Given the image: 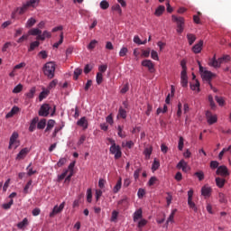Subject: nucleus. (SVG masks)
<instances>
[{
    "label": "nucleus",
    "instance_id": "1",
    "mask_svg": "<svg viewBox=\"0 0 231 231\" xmlns=\"http://www.w3.org/2000/svg\"><path fill=\"white\" fill-rule=\"evenodd\" d=\"M43 73L48 79H53L55 77V63L51 61L47 62L43 67Z\"/></svg>",
    "mask_w": 231,
    "mask_h": 231
},
{
    "label": "nucleus",
    "instance_id": "2",
    "mask_svg": "<svg viewBox=\"0 0 231 231\" xmlns=\"http://www.w3.org/2000/svg\"><path fill=\"white\" fill-rule=\"evenodd\" d=\"M198 64H199V72L201 74L202 79H204V80H207L208 82V84H210V80H212L214 74L211 71L205 69V68H203V66H201L200 61H198Z\"/></svg>",
    "mask_w": 231,
    "mask_h": 231
},
{
    "label": "nucleus",
    "instance_id": "3",
    "mask_svg": "<svg viewBox=\"0 0 231 231\" xmlns=\"http://www.w3.org/2000/svg\"><path fill=\"white\" fill-rule=\"evenodd\" d=\"M171 19L174 23H177V32L183 33V30L185 26V19L181 16L178 17L176 15H172Z\"/></svg>",
    "mask_w": 231,
    "mask_h": 231
},
{
    "label": "nucleus",
    "instance_id": "4",
    "mask_svg": "<svg viewBox=\"0 0 231 231\" xmlns=\"http://www.w3.org/2000/svg\"><path fill=\"white\" fill-rule=\"evenodd\" d=\"M110 153L115 155V160H120V158H122V149L120 145H111Z\"/></svg>",
    "mask_w": 231,
    "mask_h": 231
},
{
    "label": "nucleus",
    "instance_id": "5",
    "mask_svg": "<svg viewBox=\"0 0 231 231\" xmlns=\"http://www.w3.org/2000/svg\"><path fill=\"white\" fill-rule=\"evenodd\" d=\"M51 109V106H50V104L42 105L38 112L39 116H48L50 115Z\"/></svg>",
    "mask_w": 231,
    "mask_h": 231
},
{
    "label": "nucleus",
    "instance_id": "6",
    "mask_svg": "<svg viewBox=\"0 0 231 231\" xmlns=\"http://www.w3.org/2000/svg\"><path fill=\"white\" fill-rule=\"evenodd\" d=\"M192 196H194V190L189 189L188 191V205L189 208H192V210H194L195 212H198V207L196 206V203L192 201Z\"/></svg>",
    "mask_w": 231,
    "mask_h": 231
},
{
    "label": "nucleus",
    "instance_id": "7",
    "mask_svg": "<svg viewBox=\"0 0 231 231\" xmlns=\"http://www.w3.org/2000/svg\"><path fill=\"white\" fill-rule=\"evenodd\" d=\"M65 206H66V202H62L60 206H55L52 211L50 213V217H55L57 214H60V212L64 210Z\"/></svg>",
    "mask_w": 231,
    "mask_h": 231
},
{
    "label": "nucleus",
    "instance_id": "8",
    "mask_svg": "<svg viewBox=\"0 0 231 231\" xmlns=\"http://www.w3.org/2000/svg\"><path fill=\"white\" fill-rule=\"evenodd\" d=\"M142 66L147 68L150 73H154V63L151 60H144L142 61Z\"/></svg>",
    "mask_w": 231,
    "mask_h": 231
},
{
    "label": "nucleus",
    "instance_id": "9",
    "mask_svg": "<svg viewBox=\"0 0 231 231\" xmlns=\"http://www.w3.org/2000/svg\"><path fill=\"white\" fill-rule=\"evenodd\" d=\"M206 118H207L208 124H209V125H212L213 124H216V122H217V116H213L212 112H210L208 110L206 112Z\"/></svg>",
    "mask_w": 231,
    "mask_h": 231
},
{
    "label": "nucleus",
    "instance_id": "10",
    "mask_svg": "<svg viewBox=\"0 0 231 231\" xmlns=\"http://www.w3.org/2000/svg\"><path fill=\"white\" fill-rule=\"evenodd\" d=\"M180 84L182 88H187L189 86V76L185 71L180 72Z\"/></svg>",
    "mask_w": 231,
    "mask_h": 231
},
{
    "label": "nucleus",
    "instance_id": "11",
    "mask_svg": "<svg viewBox=\"0 0 231 231\" xmlns=\"http://www.w3.org/2000/svg\"><path fill=\"white\" fill-rule=\"evenodd\" d=\"M217 174H218V176H223L224 178L230 175L226 166H219L217 170Z\"/></svg>",
    "mask_w": 231,
    "mask_h": 231
},
{
    "label": "nucleus",
    "instance_id": "12",
    "mask_svg": "<svg viewBox=\"0 0 231 231\" xmlns=\"http://www.w3.org/2000/svg\"><path fill=\"white\" fill-rule=\"evenodd\" d=\"M177 169H181L183 172H189L190 171V167H189V163L185 162V160H180L177 164Z\"/></svg>",
    "mask_w": 231,
    "mask_h": 231
},
{
    "label": "nucleus",
    "instance_id": "13",
    "mask_svg": "<svg viewBox=\"0 0 231 231\" xmlns=\"http://www.w3.org/2000/svg\"><path fill=\"white\" fill-rule=\"evenodd\" d=\"M77 125H79V127H82L83 130L86 131V129H88V118H86V116L81 117L77 122Z\"/></svg>",
    "mask_w": 231,
    "mask_h": 231
},
{
    "label": "nucleus",
    "instance_id": "14",
    "mask_svg": "<svg viewBox=\"0 0 231 231\" xmlns=\"http://www.w3.org/2000/svg\"><path fill=\"white\" fill-rule=\"evenodd\" d=\"M201 50H203V40H200L198 43H196L193 47H192V51L193 53H201Z\"/></svg>",
    "mask_w": 231,
    "mask_h": 231
},
{
    "label": "nucleus",
    "instance_id": "15",
    "mask_svg": "<svg viewBox=\"0 0 231 231\" xmlns=\"http://www.w3.org/2000/svg\"><path fill=\"white\" fill-rule=\"evenodd\" d=\"M28 152H30V149L28 148H23L22 149L19 153L16 156V160H24L26 156H28Z\"/></svg>",
    "mask_w": 231,
    "mask_h": 231
},
{
    "label": "nucleus",
    "instance_id": "16",
    "mask_svg": "<svg viewBox=\"0 0 231 231\" xmlns=\"http://www.w3.org/2000/svg\"><path fill=\"white\" fill-rule=\"evenodd\" d=\"M223 62L221 60L216 59V55H214L213 59L210 60L208 65L212 66V68H219Z\"/></svg>",
    "mask_w": 231,
    "mask_h": 231
},
{
    "label": "nucleus",
    "instance_id": "17",
    "mask_svg": "<svg viewBox=\"0 0 231 231\" xmlns=\"http://www.w3.org/2000/svg\"><path fill=\"white\" fill-rule=\"evenodd\" d=\"M17 138H19V134L17 132H14L10 137L9 149H12V145H14V143H16Z\"/></svg>",
    "mask_w": 231,
    "mask_h": 231
},
{
    "label": "nucleus",
    "instance_id": "18",
    "mask_svg": "<svg viewBox=\"0 0 231 231\" xmlns=\"http://www.w3.org/2000/svg\"><path fill=\"white\" fill-rule=\"evenodd\" d=\"M39 122V117H34L30 124L29 131L30 133H33L37 127V123Z\"/></svg>",
    "mask_w": 231,
    "mask_h": 231
},
{
    "label": "nucleus",
    "instance_id": "19",
    "mask_svg": "<svg viewBox=\"0 0 231 231\" xmlns=\"http://www.w3.org/2000/svg\"><path fill=\"white\" fill-rule=\"evenodd\" d=\"M211 192H212V189L210 187L204 186L201 189V194L206 198H209Z\"/></svg>",
    "mask_w": 231,
    "mask_h": 231
},
{
    "label": "nucleus",
    "instance_id": "20",
    "mask_svg": "<svg viewBox=\"0 0 231 231\" xmlns=\"http://www.w3.org/2000/svg\"><path fill=\"white\" fill-rule=\"evenodd\" d=\"M28 225H29L28 218L25 217L23 219V221L17 224V228H19L20 230H24V228H26Z\"/></svg>",
    "mask_w": 231,
    "mask_h": 231
},
{
    "label": "nucleus",
    "instance_id": "21",
    "mask_svg": "<svg viewBox=\"0 0 231 231\" xmlns=\"http://www.w3.org/2000/svg\"><path fill=\"white\" fill-rule=\"evenodd\" d=\"M117 118H123L124 120L127 118V111L122 106L119 107Z\"/></svg>",
    "mask_w": 231,
    "mask_h": 231
},
{
    "label": "nucleus",
    "instance_id": "22",
    "mask_svg": "<svg viewBox=\"0 0 231 231\" xmlns=\"http://www.w3.org/2000/svg\"><path fill=\"white\" fill-rule=\"evenodd\" d=\"M120 189H122V178H120L116 184L115 185L114 189H113V192L114 194H118V192H120Z\"/></svg>",
    "mask_w": 231,
    "mask_h": 231
},
{
    "label": "nucleus",
    "instance_id": "23",
    "mask_svg": "<svg viewBox=\"0 0 231 231\" xmlns=\"http://www.w3.org/2000/svg\"><path fill=\"white\" fill-rule=\"evenodd\" d=\"M196 39H197L196 34H193V33L187 34V40H188L189 46H192L194 44V42H196Z\"/></svg>",
    "mask_w": 231,
    "mask_h": 231
},
{
    "label": "nucleus",
    "instance_id": "24",
    "mask_svg": "<svg viewBox=\"0 0 231 231\" xmlns=\"http://www.w3.org/2000/svg\"><path fill=\"white\" fill-rule=\"evenodd\" d=\"M28 8H30L28 5H27V4L25 3V4H23V6H21V7H17L16 8V12L20 14V15H23V14H24L27 10H28Z\"/></svg>",
    "mask_w": 231,
    "mask_h": 231
},
{
    "label": "nucleus",
    "instance_id": "25",
    "mask_svg": "<svg viewBox=\"0 0 231 231\" xmlns=\"http://www.w3.org/2000/svg\"><path fill=\"white\" fill-rule=\"evenodd\" d=\"M142 208L137 209L134 213V221L136 222L138 221V219H142Z\"/></svg>",
    "mask_w": 231,
    "mask_h": 231
},
{
    "label": "nucleus",
    "instance_id": "26",
    "mask_svg": "<svg viewBox=\"0 0 231 231\" xmlns=\"http://www.w3.org/2000/svg\"><path fill=\"white\" fill-rule=\"evenodd\" d=\"M112 12H116L118 15H122V7H120V5L115 4L111 7Z\"/></svg>",
    "mask_w": 231,
    "mask_h": 231
},
{
    "label": "nucleus",
    "instance_id": "27",
    "mask_svg": "<svg viewBox=\"0 0 231 231\" xmlns=\"http://www.w3.org/2000/svg\"><path fill=\"white\" fill-rule=\"evenodd\" d=\"M225 179H221L219 177L216 178L217 187H218L219 189H223V187H225Z\"/></svg>",
    "mask_w": 231,
    "mask_h": 231
},
{
    "label": "nucleus",
    "instance_id": "28",
    "mask_svg": "<svg viewBox=\"0 0 231 231\" xmlns=\"http://www.w3.org/2000/svg\"><path fill=\"white\" fill-rule=\"evenodd\" d=\"M52 127H55V120L50 119L47 124V127L45 129V133H48V131H51Z\"/></svg>",
    "mask_w": 231,
    "mask_h": 231
},
{
    "label": "nucleus",
    "instance_id": "29",
    "mask_svg": "<svg viewBox=\"0 0 231 231\" xmlns=\"http://www.w3.org/2000/svg\"><path fill=\"white\" fill-rule=\"evenodd\" d=\"M39 46H41V42L39 41L32 42L30 44L28 51H33V50H35V48H39Z\"/></svg>",
    "mask_w": 231,
    "mask_h": 231
},
{
    "label": "nucleus",
    "instance_id": "30",
    "mask_svg": "<svg viewBox=\"0 0 231 231\" xmlns=\"http://www.w3.org/2000/svg\"><path fill=\"white\" fill-rule=\"evenodd\" d=\"M62 42H64V32H61L60 34V40L53 44V48H59Z\"/></svg>",
    "mask_w": 231,
    "mask_h": 231
},
{
    "label": "nucleus",
    "instance_id": "31",
    "mask_svg": "<svg viewBox=\"0 0 231 231\" xmlns=\"http://www.w3.org/2000/svg\"><path fill=\"white\" fill-rule=\"evenodd\" d=\"M165 12V7L163 5H159L158 8L155 10L154 15L160 17Z\"/></svg>",
    "mask_w": 231,
    "mask_h": 231
},
{
    "label": "nucleus",
    "instance_id": "32",
    "mask_svg": "<svg viewBox=\"0 0 231 231\" xmlns=\"http://www.w3.org/2000/svg\"><path fill=\"white\" fill-rule=\"evenodd\" d=\"M177 212H178V209L176 208L171 210V213L167 219V223H174V216H176Z\"/></svg>",
    "mask_w": 231,
    "mask_h": 231
},
{
    "label": "nucleus",
    "instance_id": "33",
    "mask_svg": "<svg viewBox=\"0 0 231 231\" xmlns=\"http://www.w3.org/2000/svg\"><path fill=\"white\" fill-rule=\"evenodd\" d=\"M33 183V181L32 180H30L27 184L25 185V187L23 188V193L24 194H30V189H32V184Z\"/></svg>",
    "mask_w": 231,
    "mask_h": 231
},
{
    "label": "nucleus",
    "instance_id": "34",
    "mask_svg": "<svg viewBox=\"0 0 231 231\" xmlns=\"http://www.w3.org/2000/svg\"><path fill=\"white\" fill-rule=\"evenodd\" d=\"M42 33V31L39 30L38 28H32L28 32L29 35H41Z\"/></svg>",
    "mask_w": 231,
    "mask_h": 231
},
{
    "label": "nucleus",
    "instance_id": "35",
    "mask_svg": "<svg viewBox=\"0 0 231 231\" xmlns=\"http://www.w3.org/2000/svg\"><path fill=\"white\" fill-rule=\"evenodd\" d=\"M27 176H33V174H37V171L36 170H33V168H32V163H30L28 166H27Z\"/></svg>",
    "mask_w": 231,
    "mask_h": 231
},
{
    "label": "nucleus",
    "instance_id": "36",
    "mask_svg": "<svg viewBox=\"0 0 231 231\" xmlns=\"http://www.w3.org/2000/svg\"><path fill=\"white\" fill-rule=\"evenodd\" d=\"M99 6L101 10H107V8H109V2L106 0H102L99 4Z\"/></svg>",
    "mask_w": 231,
    "mask_h": 231
},
{
    "label": "nucleus",
    "instance_id": "37",
    "mask_svg": "<svg viewBox=\"0 0 231 231\" xmlns=\"http://www.w3.org/2000/svg\"><path fill=\"white\" fill-rule=\"evenodd\" d=\"M117 134L120 138H125V132H124V126H117Z\"/></svg>",
    "mask_w": 231,
    "mask_h": 231
},
{
    "label": "nucleus",
    "instance_id": "38",
    "mask_svg": "<svg viewBox=\"0 0 231 231\" xmlns=\"http://www.w3.org/2000/svg\"><path fill=\"white\" fill-rule=\"evenodd\" d=\"M160 169V161L154 159L153 163L152 165V172H155V171H158Z\"/></svg>",
    "mask_w": 231,
    "mask_h": 231
},
{
    "label": "nucleus",
    "instance_id": "39",
    "mask_svg": "<svg viewBox=\"0 0 231 231\" xmlns=\"http://www.w3.org/2000/svg\"><path fill=\"white\" fill-rule=\"evenodd\" d=\"M151 154H152V147L145 148L144 155L146 160H149L151 158Z\"/></svg>",
    "mask_w": 231,
    "mask_h": 231
},
{
    "label": "nucleus",
    "instance_id": "40",
    "mask_svg": "<svg viewBox=\"0 0 231 231\" xmlns=\"http://www.w3.org/2000/svg\"><path fill=\"white\" fill-rule=\"evenodd\" d=\"M80 75H82V69H75L74 70V80H79V77H80Z\"/></svg>",
    "mask_w": 231,
    "mask_h": 231
},
{
    "label": "nucleus",
    "instance_id": "41",
    "mask_svg": "<svg viewBox=\"0 0 231 231\" xmlns=\"http://www.w3.org/2000/svg\"><path fill=\"white\" fill-rule=\"evenodd\" d=\"M215 100L217 101V103L218 104V106H225V98L223 97H215Z\"/></svg>",
    "mask_w": 231,
    "mask_h": 231
},
{
    "label": "nucleus",
    "instance_id": "42",
    "mask_svg": "<svg viewBox=\"0 0 231 231\" xmlns=\"http://www.w3.org/2000/svg\"><path fill=\"white\" fill-rule=\"evenodd\" d=\"M40 0H29L26 2L29 8H35V5H38Z\"/></svg>",
    "mask_w": 231,
    "mask_h": 231
},
{
    "label": "nucleus",
    "instance_id": "43",
    "mask_svg": "<svg viewBox=\"0 0 231 231\" xmlns=\"http://www.w3.org/2000/svg\"><path fill=\"white\" fill-rule=\"evenodd\" d=\"M35 91H36L35 87H32L29 90V92L26 94L27 98H33V97H35Z\"/></svg>",
    "mask_w": 231,
    "mask_h": 231
},
{
    "label": "nucleus",
    "instance_id": "44",
    "mask_svg": "<svg viewBox=\"0 0 231 231\" xmlns=\"http://www.w3.org/2000/svg\"><path fill=\"white\" fill-rule=\"evenodd\" d=\"M35 23H37V20H35V18H30L27 21L25 26H26V28H32V26H33L35 24Z\"/></svg>",
    "mask_w": 231,
    "mask_h": 231
},
{
    "label": "nucleus",
    "instance_id": "45",
    "mask_svg": "<svg viewBox=\"0 0 231 231\" xmlns=\"http://www.w3.org/2000/svg\"><path fill=\"white\" fill-rule=\"evenodd\" d=\"M92 199H93V192L91 191V189H88L87 190V201H88V203H91Z\"/></svg>",
    "mask_w": 231,
    "mask_h": 231
},
{
    "label": "nucleus",
    "instance_id": "46",
    "mask_svg": "<svg viewBox=\"0 0 231 231\" xmlns=\"http://www.w3.org/2000/svg\"><path fill=\"white\" fill-rule=\"evenodd\" d=\"M208 100L209 102L211 109H216V103L214 102V97H212V95L208 96Z\"/></svg>",
    "mask_w": 231,
    "mask_h": 231
},
{
    "label": "nucleus",
    "instance_id": "47",
    "mask_svg": "<svg viewBox=\"0 0 231 231\" xmlns=\"http://www.w3.org/2000/svg\"><path fill=\"white\" fill-rule=\"evenodd\" d=\"M129 52V50L126 47H122L119 51V57H125L127 53Z\"/></svg>",
    "mask_w": 231,
    "mask_h": 231
},
{
    "label": "nucleus",
    "instance_id": "48",
    "mask_svg": "<svg viewBox=\"0 0 231 231\" xmlns=\"http://www.w3.org/2000/svg\"><path fill=\"white\" fill-rule=\"evenodd\" d=\"M97 84L100 85L103 80H104V76L102 75L101 72H97V77H96Z\"/></svg>",
    "mask_w": 231,
    "mask_h": 231
},
{
    "label": "nucleus",
    "instance_id": "49",
    "mask_svg": "<svg viewBox=\"0 0 231 231\" xmlns=\"http://www.w3.org/2000/svg\"><path fill=\"white\" fill-rule=\"evenodd\" d=\"M38 129H44L46 127V119H41L37 125Z\"/></svg>",
    "mask_w": 231,
    "mask_h": 231
},
{
    "label": "nucleus",
    "instance_id": "50",
    "mask_svg": "<svg viewBox=\"0 0 231 231\" xmlns=\"http://www.w3.org/2000/svg\"><path fill=\"white\" fill-rule=\"evenodd\" d=\"M195 176H197L199 181H203V180H205V173H203V171L195 172Z\"/></svg>",
    "mask_w": 231,
    "mask_h": 231
},
{
    "label": "nucleus",
    "instance_id": "51",
    "mask_svg": "<svg viewBox=\"0 0 231 231\" xmlns=\"http://www.w3.org/2000/svg\"><path fill=\"white\" fill-rule=\"evenodd\" d=\"M97 44H98V42L97 40H92L88 45V50H95Z\"/></svg>",
    "mask_w": 231,
    "mask_h": 231
},
{
    "label": "nucleus",
    "instance_id": "52",
    "mask_svg": "<svg viewBox=\"0 0 231 231\" xmlns=\"http://www.w3.org/2000/svg\"><path fill=\"white\" fill-rule=\"evenodd\" d=\"M166 202L167 207H171V204L172 203V194H171V192H167Z\"/></svg>",
    "mask_w": 231,
    "mask_h": 231
},
{
    "label": "nucleus",
    "instance_id": "53",
    "mask_svg": "<svg viewBox=\"0 0 231 231\" xmlns=\"http://www.w3.org/2000/svg\"><path fill=\"white\" fill-rule=\"evenodd\" d=\"M123 147H127L128 149H133L134 146V143L133 141H128L126 143H122Z\"/></svg>",
    "mask_w": 231,
    "mask_h": 231
},
{
    "label": "nucleus",
    "instance_id": "54",
    "mask_svg": "<svg viewBox=\"0 0 231 231\" xmlns=\"http://www.w3.org/2000/svg\"><path fill=\"white\" fill-rule=\"evenodd\" d=\"M23 91V84H18L13 89V93H21Z\"/></svg>",
    "mask_w": 231,
    "mask_h": 231
},
{
    "label": "nucleus",
    "instance_id": "55",
    "mask_svg": "<svg viewBox=\"0 0 231 231\" xmlns=\"http://www.w3.org/2000/svg\"><path fill=\"white\" fill-rule=\"evenodd\" d=\"M149 55H151V49L143 50L141 57H144L145 59L149 58Z\"/></svg>",
    "mask_w": 231,
    "mask_h": 231
},
{
    "label": "nucleus",
    "instance_id": "56",
    "mask_svg": "<svg viewBox=\"0 0 231 231\" xmlns=\"http://www.w3.org/2000/svg\"><path fill=\"white\" fill-rule=\"evenodd\" d=\"M168 111L167 105L163 106V108L159 107L157 108L156 115H161V113H166Z\"/></svg>",
    "mask_w": 231,
    "mask_h": 231
},
{
    "label": "nucleus",
    "instance_id": "57",
    "mask_svg": "<svg viewBox=\"0 0 231 231\" xmlns=\"http://www.w3.org/2000/svg\"><path fill=\"white\" fill-rule=\"evenodd\" d=\"M190 89H192V91L198 90V92H199V81H196L195 84L190 85Z\"/></svg>",
    "mask_w": 231,
    "mask_h": 231
},
{
    "label": "nucleus",
    "instance_id": "58",
    "mask_svg": "<svg viewBox=\"0 0 231 231\" xmlns=\"http://www.w3.org/2000/svg\"><path fill=\"white\" fill-rule=\"evenodd\" d=\"M128 91H129V83H126L121 88L120 93H122V95H125V93L128 92Z\"/></svg>",
    "mask_w": 231,
    "mask_h": 231
},
{
    "label": "nucleus",
    "instance_id": "59",
    "mask_svg": "<svg viewBox=\"0 0 231 231\" xmlns=\"http://www.w3.org/2000/svg\"><path fill=\"white\" fill-rule=\"evenodd\" d=\"M30 37V34H23L22 37H20L17 40L18 43L24 42V41H28V38Z\"/></svg>",
    "mask_w": 231,
    "mask_h": 231
},
{
    "label": "nucleus",
    "instance_id": "60",
    "mask_svg": "<svg viewBox=\"0 0 231 231\" xmlns=\"http://www.w3.org/2000/svg\"><path fill=\"white\" fill-rule=\"evenodd\" d=\"M66 162H68V159L66 158H60L59 162H57L58 167H62V165L66 164Z\"/></svg>",
    "mask_w": 231,
    "mask_h": 231
},
{
    "label": "nucleus",
    "instance_id": "61",
    "mask_svg": "<svg viewBox=\"0 0 231 231\" xmlns=\"http://www.w3.org/2000/svg\"><path fill=\"white\" fill-rule=\"evenodd\" d=\"M151 57L153 59V60H159L160 58L158 57V52L154 50L151 51Z\"/></svg>",
    "mask_w": 231,
    "mask_h": 231
},
{
    "label": "nucleus",
    "instance_id": "62",
    "mask_svg": "<svg viewBox=\"0 0 231 231\" xmlns=\"http://www.w3.org/2000/svg\"><path fill=\"white\" fill-rule=\"evenodd\" d=\"M218 199L220 203H226V197L223 193L218 194Z\"/></svg>",
    "mask_w": 231,
    "mask_h": 231
},
{
    "label": "nucleus",
    "instance_id": "63",
    "mask_svg": "<svg viewBox=\"0 0 231 231\" xmlns=\"http://www.w3.org/2000/svg\"><path fill=\"white\" fill-rule=\"evenodd\" d=\"M158 181V178L156 177H152L149 181H148V185L149 187H152V185H154V183H156Z\"/></svg>",
    "mask_w": 231,
    "mask_h": 231
},
{
    "label": "nucleus",
    "instance_id": "64",
    "mask_svg": "<svg viewBox=\"0 0 231 231\" xmlns=\"http://www.w3.org/2000/svg\"><path fill=\"white\" fill-rule=\"evenodd\" d=\"M48 91L43 90L40 93L39 98L40 100H44V98H46V97H48Z\"/></svg>",
    "mask_w": 231,
    "mask_h": 231
}]
</instances>
